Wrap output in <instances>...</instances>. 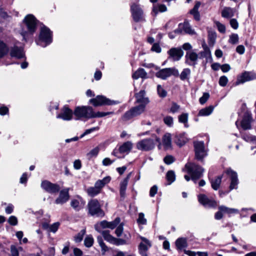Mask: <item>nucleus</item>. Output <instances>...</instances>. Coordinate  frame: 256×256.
I'll return each mask as SVG.
<instances>
[{
	"mask_svg": "<svg viewBox=\"0 0 256 256\" xmlns=\"http://www.w3.org/2000/svg\"><path fill=\"white\" fill-rule=\"evenodd\" d=\"M114 114L113 112H94L92 107L90 106H77L76 108L74 114L76 119L86 118L89 119L94 118H101Z\"/></svg>",
	"mask_w": 256,
	"mask_h": 256,
	"instance_id": "nucleus-1",
	"label": "nucleus"
},
{
	"mask_svg": "<svg viewBox=\"0 0 256 256\" xmlns=\"http://www.w3.org/2000/svg\"><path fill=\"white\" fill-rule=\"evenodd\" d=\"M88 212L92 216L104 217V212L101 208V205L96 199L90 200L88 204Z\"/></svg>",
	"mask_w": 256,
	"mask_h": 256,
	"instance_id": "nucleus-2",
	"label": "nucleus"
},
{
	"mask_svg": "<svg viewBox=\"0 0 256 256\" xmlns=\"http://www.w3.org/2000/svg\"><path fill=\"white\" fill-rule=\"evenodd\" d=\"M188 172L190 174L192 180L195 182L202 176L204 169L200 166L194 163L188 164L186 165Z\"/></svg>",
	"mask_w": 256,
	"mask_h": 256,
	"instance_id": "nucleus-3",
	"label": "nucleus"
},
{
	"mask_svg": "<svg viewBox=\"0 0 256 256\" xmlns=\"http://www.w3.org/2000/svg\"><path fill=\"white\" fill-rule=\"evenodd\" d=\"M52 42V32L48 28L44 26L42 28L40 34V40L37 42L43 47L46 46Z\"/></svg>",
	"mask_w": 256,
	"mask_h": 256,
	"instance_id": "nucleus-4",
	"label": "nucleus"
},
{
	"mask_svg": "<svg viewBox=\"0 0 256 256\" xmlns=\"http://www.w3.org/2000/svg\"><path fill=\"white\" fill-rule=\"evenodd\" d=\"M146 106L144 104H140L132 108L130 110L126 112L122 116V121H128L134 117L138 116L144 112Z\"/></svg>",
	"mask_w": 256,
	"mask_h": 256,
	"instance_id": "nucleus-5",
	"label": "nucleus"
},
{
	"mask_svg": "<svg viewBox=\"0 0 256 256\" xmlns=\"http://www.w3.org/2000/svg\"><path fill=\"white\" fill-rule=\"evenodd\" d=\"M89 102L94 106L104 105L110 106L119 104L118 101L112 100L102 96H98L96 98L90 99Z\"/></svg>",
	"mask_w": 256,
	"mask_h": 256,
	"instance_id": "nucleus-6",
	"label": "nucleus"
},
{
	"mask_svg": "<svg viewBox=\"0 0 256 256\" xmlns=\"http://www.w3.org/2000/svg\"><path fill=\"white\" fill-rule=\"evenodd\" d=\"M172 75L178 76V70L174 68H166L160 70L156 74V77L162 80H166Z\"/></svg>",
	"mask_w": 256,
	"mask_h": 256,
	"instance_id": "nucleus-7",
	"label": "nucleus"
},
{
	"mask_svg": "<svg viewBox=\"0 0 256 256\" xmlns=\"http://www.w3.org/2000/svg\"><path fill=\"white\" fill-rule=\"evenodd\" d=\"M136 146L139 150L148 151L152 150L154 148L155 144L153 140L151 138H146L138 142Z\"/></svg>",
	"mask_w": 256,
	"mask_h": 256,
	"instance_id": "nucleus-8",
	"label": "nucleus"
},
{
	"mask_svg": "<svg viewBox=\"0 0 256 256\" xmlns=\"http://www.w3.org/2000/svg\"><path fill=\"white\" fill-rule=\"evenodd\" d=\"M41 187L46 192L51 194H56L60 190V186L58 184H53L45 180L42 182Z\"/></svg>",
	"mask_w": 256,
	"mask_h": 256,
	"instance_id": "nucleus-9",
	"label": "nucleus"
},
{
	"mask_svg": "<svg viewBox=\"0 0 256 256\" xmlns=\"http://www.w3.org/2000/svg\"><path fill=\"white\" fill-rule=\"evenodd\" d=\"M24 22L26 24L28 32L30 34L34 33L36 28L37 20L32 14H28L24 18Z\"/></svg>",
	"mask_w": 256,
	"mask_h": 256,
	"instance_id": "nucleus-10",
	"label": "nucleus"
},
{
	"mask_svg": "<svg viewBox=\"0 0 256 256\" xmlns=\"http://www.w3.org/2000/svg\"><path fill=\"white\" fill-rule=\"evenodd\" d=\"M132 15L136 22L144 20L143 16V11L140 6L133 4L130 6Z\"/></svg>",
	"mask_w": 256,
	"mask_h": 256,
	"instance_id": "nucleus-11",
	"label": "nucleus"
},
{
	"mask_svg": "<svg viewBox=\"0 0 256 256\" xmlns=\"http://www.w3.org/2000/svg\"><path fill=\"white\" fill-rule=\"evenodd\" d=\"M196 158L202 160L206 154L204 150V143L202 142H194Z\"/></svg>",
	"mask_w": 256,
	"mask_h": 256,
	"instance_id": "nucleus-12",
	"label": "nucleus"
},
{
	"mask_svg": "<svg viewBox=\"0 0 256 256\" xmlns=\"http://www.w3.org/2000/svg\"><path fill=\"white\" fill-rule=\"evenodd\" d=\"M168 58L172 61H178L182 57L184 52L180 48H172L168 51Z\"/></svg>",
	"mask_w": 256,
	"mask_h": 256,
	"instance_id": "nucleus-13",
	"label": "nucleus"
},
{
	"mask_svg": "<svg viewBox=\"0 0 256 256\" xmlns=\"http://www.w3.org/2000/svg\"><path fill=\"white\" fill-rule=\"evenodd\" d=\"M198 59V54L193 50L188 51L185 56V63L190 66H195Z\"/></svg>",
	"mask_w": 256,
	"mask_h": 256,
	"instance_id": "nucleus-14",
	"label": "nucleus"
},
{
	"mask_svg": "<svg viewBox=\"0 0 256 256\" xmlns=\"http://www.w3.org/2000/svg\"><path fill=\"white\" fill-rule=\"evenodd\" d=\"M256 78V74L252 72H244L242 74L238 76L235 85L238 86L246 82Z\"/></svg>",
	"mask_w": 256,
	"mask_h": 256,
	"instance_id": "nucleus-15",
	"label": "nucleus"
},
{
	"mask_svg": "<svg viewBox=\"0 0 256 256\" xmlns=\"http://www.w3.org/2000/svg\"><path fill=\"white\" fill-rule=\"evenodd\" d=\"M198 202L203 206L208 208H216L217 202L213 199H210L205 194H200L198 196Z\"/></svg>",
	"mask_w": 256,
	"mask_h": 256,
	"instance_id": "nucleus-16",
	"label": "nucleus"
},
{
	"mask_svg": "<svg viewBox=\"0 0 256 256\" xmlns=\"http://www.w3.org/2000/svg\"><path fill=\"white\" fill-rule=\"evenodd\" d=\"M252 122V114L250 112H245L242 120L241 121V126L244 130H250L251 128V123Z\"/></svg>",
	"mask_w": 256,
	"mask_h": 256,
	"instance_id": "nucleus-17",
	"label": "nucleus"
},
{
	"mask_svg": "<svg viewBox=\"0 0 256 256\" xmlns=\"http://www.w3.org/2000/svg\"><path fill=\"white\" fill-rule=\"evenodd\" d=\"M140 238L145 243L140 242L138 246V250L142 256H146V251L152 246L150 242L146 238L140 236Z\"/></svg>",
	"mask_w": 256,
	"mask_h": 256,
	"instance_id": "nucleus-18",
	"label": "nucleus"
},
{
	"mask_svg": "<svg viewBox=\"0 0 256 256\" xmlns=\"http://www.w3.org/2000/svg\"><path fill=\"white\" fill-rule=\"evenodd\" d=\"M136 102L140 104H144L146 106L150 102L149 99L146 96V92L144 90H141L135 94Z\"/></svg>",
	"mask_w": 256,
	"mask_h": 256,
	"instance_id": "nucleus-19",
	"label": "nucleus"
},
{
	"mask_svg": "<svg viewBox=\"0 0 256 256\" xmlns=\"http://www.w3.org/2000/svg\"><path fill=\"white\" fill-rule=\"evenodd\" d=\"M226 173L229 175L230 178V190H232L234 188H237V185L238 184V175L236 172L233 171L230 168L226 170Z\"/></svg>",
	"mask_w": 256,
	"mask_h": 256,
	"instance_id": "nucleus-20",
	"label": "nucleus"
},
{
	"mask_svg": "<svg viewBox=\"0 0 256 256\" xmlns=\"http://www.w3.org/2000/svg\"><path fill=\"white\" fill-rule=\"evenodd\" d=\"M68 189H64L60 191L58 197L56 200V204H63L69 199Z\"/></svg>",
	"mask_w": 256,
	"mask_h": 256,
	"instance_id": "nucleus-21",
	"label": "nucleus"
},
{
	"mask_svg": "<svg viewBox=\"0 0 256 256\" xmlns=\"http://www.w3.org/2000/svg\"><path fill=\"white\" fill-rule=\"evenodd\" d=\"M72 112L67 106H64L62 112L57 116V118H62L64 120H70L72 118Z\"/></svg>",
	"mask_w": 256,
	"mask_h": 256,
	"instance_id": "nucleus-22",
	"label": "nucleus"
},
{
	"mask_svg": "<svg viewBox=\"0 0 256 256\" xmlns=\"http://www.w3.org/2000/svg\"><path fill=\"white\" fill-rule=\"evenodd\" d=\"M132 172L129 173L126 177L120 182V198L124 199L126 197V191L128 184V180L130 179Z\"/></svg>",
	"mask_w": 256,
	"mask_h": 256,
	"instance_id": "nucleus-23",
	"label": "nucleus"
},
{
	"mask_svg": "<svg viewBox=\"0 0 256 256\" xmlns=\"http://www.w3.org/2000/svg\"><path fill=\"white\" fill-rule=\"evenodd\" d=\"M10 54L11 56L17 58H22L24 56L23 48L17 46H14L11 48Z\"/></svg>",
	"mask_w": 256,
	"mask_h": 256,
	"instance_id": "nucleus-24",
	"label": "nucleus"
},
{
	"mask_svg": "<svg viewBox=\"0 0 256 256\" xmlns=\"http://www.w3.org/2000/svg\"><path fill=\"white\" fill-rule=\"evenodd\" d=\"M174 140L178 146H182L188 142V138L185 136V133L176 134Z\"/></svg>",
	"mask_w": 256,
	"mask_h": 256,
	"instance_id": "nucleus-25",
	"label": "nucleus"
},
{
	"mask_svg": "<svg viewBox=\"0 0 256 256\" xmlns=\"http://www.w3.org/2000/svg\"><path fill=\"white\" fill-rule=\"evenodd\" d=\"M132 143L130 141H128L120 146L118 150L120 154H128L132 150Z\"/></svg>",
	"mask_w": 256,
	"mask_h": 256,
	"instance_id": "nucleus-26",
	"label": "nucleus"
},
{
	"mask_svg": "<svg viewBox=\"0 0 256 256\" xmlns=\"http://www.w3.org/2000/svg\"><path fill=\"white\" fill-rule=\"evenodd\" d=\"M201 4V2L197 1L192 10H190V13L192 14L195 20L199 21L200 20V14L198 12V8Z\"/></svg>",
	"mask_w": 256,
	"mask_h": 256,
	"instance_id": "nucleus-27",
	"label": "nucleus"
},
{
	"mask_svg": "<svg viewBox=\"0 0 256 256\" xmlns=\"http://www.w3.org/2000/svg\"><path fill=\"white\" fill-rule=\"evenodd\" d=\"M162 142L165 150H168L172 148L171 134L170 133H166L164 135Z\"/></svg>",
	"mask_w": 256,
	"mask_h": 256,
	"instance_id": "nucleus-28",
	"label": "nucleus"
},
{
	"mask_svg": "<svg viewBox=\"0 0 256 256\" xmlns=\"http://www.w3.org/2000/svg\"><path fill=\"white\" fill-rule=\"evenodd\" d=\"M132 78L135 80L139 78H148L147 73L144 68H139L132 74Z\"/></svg>",
	"mask_w": 256,
	"mask_h": 256,
	"instance_id": "nucleus-29",
	"label": "nucleus"
},
{
	"mask_svg": "<svg viewBox=\"0 0 256 256\" xmlns=\"http://www.w3.org/2000/svg\"><path fill=\"white\" fill-rule=\"evenodd\" d=\"M110 180V176H106L102 180H98L94 184V186L101 192L102 188Z\"/></svg>",
	"mask_w": 256,
	"mask_h": 256,
	"instance_id": "nucleus-30",
	"label": "nucleus"
},
{
	"mask_svg": "<svg viewBox=\"0 0 256 256\" xmlns=\"http://www.w3.org/2000/svg\"><path fill=\"white\" fill-rule=\"evenodd\" d=\"M222 178V176H220L214 179H210L212 188L214 190H216L220 188Z\"/></svg>",
	"mask_w": 256,
	"mask_h": 256,
	"instance_id": "nucleus-31",
	"label": "nucleus"
},
{
	"mask_svg": "<svg viewBox=\"0 0 256 256\" xmlns=\"http://www.w3.org/2000/svg\"><path fill=\"white\" fill-rule=\"evenodd\" d=\"M234 15V10L230 7H225L222 12V16L224 18H229Z\"/></svg>",
	"mask_w": 256,
	"mask_h": 256,
	"instance_id": "nucleus-32",
	"label": "nucleus"
},
{
	"mask_svg": "<svg viewBox=\"0 0 256 256\" xmlns=\"http://www.w3.org/2000/svg\"><path fill=\"white\" fill-rule=\"evenodd\" d=\"M214 110V106H210L208 107L204 108L199 111L198 116H207L210 114Z\"/></svg>",
	"mask_w": 256,
	"mask_h": 256,
	"instance_id": "nucleus-33",
	"label": "nucleus"
},
{
	"mask_svg": "<svg viewBox=\"0 0 256 256\" xmlns=\"http://www.w3.org/2000/svg\"><path fill=\"white\" fill-rule=\"evenodd\" d=\"M182 28L184 33L189 34H195V32L192 30L188 22H184L182 24Z\"/></svg>",
	"mask_w": 256,
	"mask_h": 256,
	"instance_id": "nucleus-34",
	"label": "nucleus"
},
{
	"mask_svg": "<svg viewBox=\"0 0 256 256\" xmlns=\"http://www.w3.org/2000/svg\"><path fill=\"white\" fill-rule=\"evenodd\" d=\"M176 245L178 249L182 250L187 246L186 240L184 238H178L176 242Z\"/></svg>",
	"mask_w": 256,
	"mask_h": 256,
	"instance_id": "nucleus-35",
	"label": "nucleus"
},
{
	"mask_svg": "<svg viewBox=\"0 0 256 256\" xmlns=\"http://www.w3.org/2000/svg\"><path fill=\"white\" fill-rule=\"evenodd\" d=\"M218 210L222 211L223 213H226L228 214L238 212V210L237 209L229 208L224 206H220L218 207Z\"/></svg>",
	"mask_w": 256,
	"mask_h": 256,
	"instance_id": "nucleus-36",
	"label": "nucleus"
},
{
	"mask_svg": "<svg viewBox=\"0 0 256 256\" xmlns=\"http://www.w3.org/2000/svg\"><path fill=\"white\" fill-rule=\"evenodd\" d=\"M8 52V48L6 44L2 41L0 40V58L6 55Z\"/></svg>",
	"mask_w": 256,
	"mask_h": 256,
	"instance_id": "nucleus-37",
	"label": "nucleus"
},
{
	"mask_svg": "<svg viewBox=\"0 0 256 256\" xmlns=\"http://www.w3.org/2000/svg\"><path fill=\"white\" fill-rule=\"evenodd\" d=\"M86 192L88 195L91 197H94L100 192V190H99L94 186L88 188Z\"/></svg>",
	"mask_w": 256,
	"mask_h": 256,
	"instance_id": "nucleus-38",
	"label": "nucleus"
},
{
	"mask_svg": "<svg viewBox=\"0 0 256 256\" xmlns=\"http://www.w3.org/2000/svg\"><path fill=\"white\" fill-rule=\"evenodd\" d=\"M190 70L188 68H186L183 70L181 74L180 75V78L181 80H188L190 76Z\"/></svg>",
	"mask_w": 256,
	"mask_h": 256,
	"instance_id": "nucleus-39",
	"label": "nucleus"
},
{
	"mask_svg": "<svg viewBox=\"0 0 256 256\" xmlns=\"http://www.w3.org/2000/svg\"><path fill=\"white\" fill-rule=\"evenodd\" d=\"M102 234L106 240L111 243L114 242L115 238L110 234L109 230H104L102 232Z\"/></svg>",
	"mask_w": 256,
	"mask_h": 256,
	"instance_id": "nucleus-40",
	"label": "nucleus"
},
{
	"mask_svg": "<svg viewBox=\"0 0 256 256\" xmlns=\"http://www.w3.org/2000/svg\"><path fill=\"white\" fill-rule=\"evenodd\" d=\"M166 179L168 182V184H172L176 179V175L174 171L168 170L166 174Z\"/></svg>",
	"mask_w": 256,
	"mask_h": 256,
	"instance_id": "nucleus-41",
	"label": "nucleus"
},
{
	"mask_svg": "<svg viewBox=\"0 0 256 256\" xmlns=\"http://www.w3.org/2000/svg\"><path fill=\"white\" fill-rule=\"evenodd\" d=\"M86 230L84 228L82 230L77 234L74 237V242L76 243L81 242L83 239L84 235L86 234Z\"/></svg>",
	"mask_w": 256,
	"mask_h": 256,
	"instance_id": "nucleus-42",
	"label": "nucleus"
},
{
	"mask_svg": "<svg viewBox=\"0 0 256 256\" xmlns=\"http://www.w3.org/2000/svg\"><path fill=\"white\" fill-rule=\"evenodd\" d=\"M208 44L210 46H212L215 42L216 38V34L215 32L209 31L208 34Z\"/></svg>",
	"mask_w": 256,
	"mask_h": 256,
	"instance_id": "nucleus-43",
	"label": "nucleus"
},
{
	"mask_svg": "<svg viewBox=\"0 0 256 256\" xmlns=\"http://www.w3.org/2000/svg\"><path fill=\"white\" fill-rule=\"evenodd\" d=\"M204 50L200 52V57L208 58L211 56L210 50V48L205 44H202Z\"/></svg>",
	"mask_w": 256,
	"mask_h": 256,
	"instance_id": "nucleus-44",
	"label": "nucleus"
},
{
	"mask_svg": "<svg viewBox=\"0 0 256 256\" xmlns=\"http://www.w3.org/2000/svg\"><path fill=\"white\" fill-rule=\"evenodd\" d=\"M94 240L91 235L87 236L84 240V245L86 248L91 247L94 244Z\"/></svg>",
	"mask_w": 256,
	"mask_h": 256,
	"instance_id": "nucleus-45",
	"label": "nucleus"
},
{
	"mask_svg": "<svg viewBox=\"0 0 256 256\" xmlns=\"http://www.w3.org/2000/svg\"><path fill=\"white\" fill-rule=\"evenodd\" d=\"M120 219L118 217L116 218L115 220L112 222H108V228L112 230L114 229L118 226V224L120 223Z\"/></svg>",
	"mask_w": 256,
	"mask_h": 256,
	"instance_id": "nucleus-46",
	"label": "nucleus"
},
{
	"mask_svg": "<svg viewBox=\"0 0 256 256\" xmlns=\"http://www.w3.org/2000/svg\"><path fill=\"white\" fill-rule=\"evenodd\" d=\"M22 247L17 248L14 245L10 246V253L12 256H19V250H22Z\"/></svg>",
	"mask_w": 256,
	"mask_h": 256,
	"instance_id": "nucleus-47",
	"label": "nucleus"
},
{
	"mask_svg": "<svg viewBox=\"0 0 256 256\" xmlns=\"http://www.w3.org/2000/svg\"><path fill=\"white\" fill-rule=\"evenodd\" d=\"M70 206L76 211H79L81 209L80 202L77 200H72L70 202Z\"/></svg>",
	"mask_w": 256,
	"mask_h": 256,
	"instance_id": "nucleus-48",
	"label": "nucleus"
},
{
	"mask_svg": "<svg viewBox=\"0 0 256 256\" xmlns=\"http://www.w3.org/2000/svg\"><path fill=\"white\" fill-rule=\"evenodd\" d=\"M163 121L165 124L169 127H172L174 124V119L172 116H167L164 118Z\"/></svg>",
	"mask_w": 256,
	"mask_h": 256,
	"instance_id": "nucleus-49",
	"label": "nucleus"
},
{
	"mask_svg": "<svg viewBox=\"0 0 256 256\" xmlns=\"http://www.w3.org/2000/svg\"><path fill=\"white\" fill-rule=\"evenodd\" d=\"M178 121L180 122L183 123L187 126L186 124L188 120V114L184 113L178 116Z\"/></svg>",
	"mask_w": 256,
	"mask_h": 256,
	"instance_id": "nucleus-50",
	"label": "nucleus"
},
{
	"mask_svg": "<svg viewBox=\"0 0 256 256\" xmlns=\"http://www.w3.org/2000/svg\"><path fill=\"white\" fill-rule=\"evenodd\" d=\"M238 36L236 34H232L230 36V39L228 42L232 44H235L238 42Z\"/></svg>",
	"mask_w": 256,
	"mask_h": 256,
	"instance_id": "nucleus-51",
	"label": "nucleus"
},
{
	"mask_svg": "<svg viewBox=\"0 0 256 256\" xmlns=\"http://www.w3.org/2000/svg\"><path fill=\"white\" fill-rule=\"evenodd\" d=\"M157 91L158 96L161 98H165L167 95V92L160 84L157 86Z\"/></svg>",
	"mask_w": 256,
	"mask_h": 256,
	"instance_id": "nucleus-52",
	"label": "nucleus"
},
{
	"mask_svg": "<svg viewBox=\"0 0 256 256\" xmlns=\"http://www.w3.org/2000/svg\"><path fill=\"white\" fill-rule=\"evenodd\" d=\"M97 241L102 248V250L104 252L108 250V247L106 246L105 244L103 242L102 238L101 236H98L97 237Z\"/></svg>",
	"mask_w": 256,
	"mask_h": 256,
	"instance_id": "nucleus-53",
	"label": "nucleus"
},
{
	"mask_svg": "<svg viewBox=\"0 0 256 256\" xmlns=\"http://www.w3.org/2000/svg\"><path fill=\"white\" fill-rule=\"evenodd\" d=\"M167 10L166 6L163 4H158V6L156 8H154V11L156 13H158V12H165Z\"/></svg>",
	"mask_w": 256,
	"mask_h": 256,
	"instance_id": "nucleus-54",
	"label": "nucleus"
},
{
	"mask_svg": "<svg viewBox=\"0 0 256 256\" xmlns=\"http://www.w3.org/2000/svg\"><path fill=\"white\" fill-rule=\"evenodd\" d=\"M214 24L216 25L218 31L222 34L226 32V27L224 24H221L218 21L214 22Z\"/></svg>",
	"mask_w": 256,
	"mask_h": 256,
	"instance_id": "nucleus-55",
	"label": "nucleus"
},
{
	"mask_svg": "<svg viewBox=\"0 0 256 256\" xmlns=\"http://www.w3.org/2000/svg\"><path fill=\"white\" fill-rule=\"evenodd\" d=\"M174 157L171 155H168L164 158V161L166 164H172L174 162Z\"/></svg>",
	"mask_w": 256,
	"mask_h": 256,
	"instance_id": "nucleus-56",
	"label": "nucleus"
},
{
	"mask_svg": "<svg viewBox=\"0 0 256 256\" xmlns=\"http://www.w3.org/2000/svg\"><path fill=\"white\" fill-rule=\"evenodd\" d=\"M124 224L123 223H121L120 225H118L115 230V233L116 235L120 237L122 236V232L124 231Z\"/></svg>",
	"mask_w": 256,
	"mask_h": 256,
	"instance_id": "nucleus-57",
	"label": "nucleus"
},
{
	"mask_svg": "<svg viewBox=\"0 0 256 256\" xmlns=\"http://www.w3.org/2000/svg\"><path fill=\"white\" fill-rule=\"evenodd\" d=\"M209 97V94L208 92H204L203 94V96L201 98H200L199 100L200 104H205L208 99Z\"/></svg>",
	"mask_w": 256,
	"mask_h": 256,
	"instance_id": "nucleus-58",
	"label": "nucleus"
},
{
	"mask_svg": "<svg viewBox=\"0 0 256 256\" xmlns=\"http://www.w3.org/2000/svg\"><path fill=\"white\" fill-rule=\"evenodd\" d=\"M228 82V79L225 76L220 77L219 80V84L222 86H225Z\"/></svg>",
	"mask_w": 256,
	"mask_h": 256,
	"instance_id": "nucleus-59",
	"label": "nucleus"
},
{
	"mask_svg": "<svg viewBox=\"0 0 256 256\" xmlns=\"http://www.w3.org/2000/svg\"><path fill=\"white\" fill-rule=\"evenodd\" d=\"M180 109V106L176 102H172V106L170 108V112L174 114L178 112Z\"/></svg>",
	"mask_w": 256,
	"mask_h": 256,
	"instance_id": "nucleus-60",
	"label": "nucleus"
},
{
	"mask_svg": "<svg viewBox=\"0 0 256 256\" xmlns=\"http://www.w3.org/2000/svg\"><path fill=\"white\" fill-rule=\"evenodd\" d=\"M138 222L140 224H146V220L144 218V214L143 213H140L138 214V218L137 220Z\"/></svg>",
	"mask_w": 256,
	"mask_h": 256,
	"instance_id": "nucleus-61",
	"label": "nucleus"
},
{
	"mask_svg": "<svg viewBox=\"0 0 256 256\" xmlns=\"http://www.w3.org/2000/svg\"><path fill=\"white\" fill-rule=\"evenodd\" d=\"M151 50L158 53H160L161 52L162 48L158 44L154 43L152 47Z\"/></svg>",
	"mask_w": 256,
	"mask_h": 256,
	"instance_id": "nucleus-62",
	"label": "nucleus"
},
{
	"mask_svg": "<svg viewBox=\"0 0 256 256\" xmlns=\"http://www.w3.org/2000/svg\"><path fill=\"white\" fill-rule=\"evenodd\" d=\"M8 222L12 226H16L18 224V220L15 216H10L8 220Z\"/></svg>",
	"mask_w": 256,
	"mask_h": 256,
	"instance_id": "nucleus-63",
	"label": "nucleus"
},
{
	"mask_svg": "<svg viewBox=\"0 0 256 256\" xmlns=\"http://www.w3.org/2000/svg\"><path fill=\"white\" fill-rule=\"evenodd\" d=\"M60 226V223L57 222L53 224L50 226V231L52 232H56Z\"/></svg>",
	"mask_w": 256,
	"mask_h": 256,
	"instance_id": "nucleus-64",
	"label": "nucleus"
}]
</instances>
